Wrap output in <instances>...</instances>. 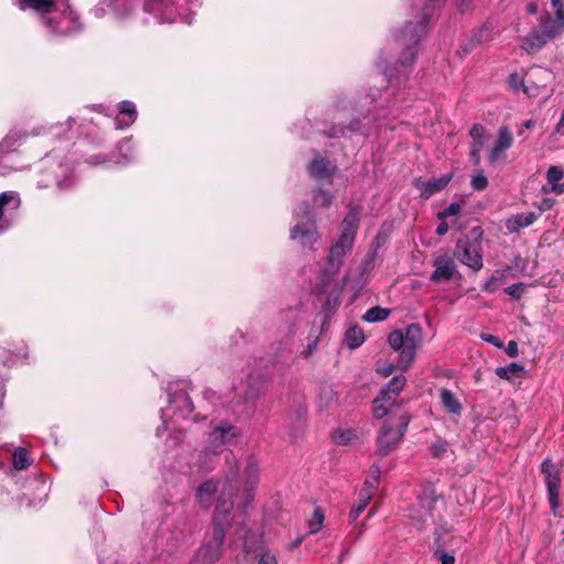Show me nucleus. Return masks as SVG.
<instances>
[{
    "instance_id": "f704fd0d",
    "label": "nucleus",
    "mask_w": 564,
    "mask_h": 564,
    "mask_svg": "<svg viewBox=\"0 0 564 564\" xmlns=\"http://www.w3.org/2000/svg\"><path fill=\"white\" fill-rule=\"evenodd\" d=\"M338 403L336 390H319L318 405L321 410L333 408Z\"/></svg>"
},
{
    "instance_id": "0eeeda50",
    "label": "nucleus",
    "mask_w": 564,
    "mask_h": 564,
    "mask_svg": "<svg viewBox=\"0 0 564 564\" xmlns=\"http://www.w3.org/2000/svg\"><path fill=\"white\" fill-rule=\"evenodd\" d=\"M409 415L402 412L398 417L387 420L379 433L377 444L378 452L386 456L394 451L403 438L409 424Z\"/></svg>"
},
{
    "instance_id": "f03ea898",
    "label": "nucleus",
    "mask_w": 564,
    "mask_h": 564,
    "mask_svg": "<svg viewBox=\"0 0 564 564\" xmlns=\"http://www.w3.org/2000/svg\"><path fill=\"white\" fill-rule=\"evenodd\" d=\"M198 7V0H144L143 10L158 23H174L180 19L191 24Z\"/></svg>"
},
{
    "instance_id": "79ce46f5",
    "label": "nucleus",
    "mask_w": 564,
    "mask_h": 564,
    "mask_svg": "<svg viewBox=\"0 0 564 564\" xmlns=\"http://www.w3.org/2000/svg\"><path fill=\"white\" fill-rule=\"evenodd\" d=\"M338 306H339L338 294H336L334 296L329 295L323 305L322 313L326 317H329L330 315H333L335 313V311L337 310Z\"/></svg>"
},
{
    "instance_id": "37998d69",
    "label": "nucleus",
    "mask_w": 564,
    "mask_h": 564,
    "mask_svg": "<svg viewBox=\"0 0 564 564\" xmlns=\"http://www.w3.org/2000/svg\"><path fill=\"white\" fill-rule=\"evenodd\" d=\"M246 475H247V480L249 482H256L257 481V478H258V463H257V460L252 456L248 457L247 467H246Z\"/></svg>"
},
{
    "instance_id": "4468645a",
    "label": "nucleus",
    "mask_w": 564,
    "mask_h": 564,
    "mask_svg": "<svg viewBox=\"0 0 564 564\" xmlns=\"http://www.w3.org/2000/svg\"><path fill=\"white\" fill-rule=\"evenodd\" d=\"M542 474L545 476V484L547 487L549 502L554 516H557L560 507V470L550 460H544L541 465Z\"/></svg>"
},
{
    "instance_id": "bf43d9fd",
    "label": "nucleus",
    "mask_w": 564,
    "mask_h": 564,
    "mask_svg": "<svg viewBox=\"0 0 564 564\" xmlns=\"http://www.w3.org/2000/svg\"><path fill=\"white\" fill-rule=\"evenodd\" d=\"M506 351L507 354L510 356V357H516L518 356V344L517 341L514 340H510L507 345V348H506Z\"/></svg>"
},
{
    "instance_id": "e2e57ef3",
    "label": "nucleus",
    "mask_w": 564,
    "mask_h": 564,
    "mask_svg": "<svg viewBox=\"0 0 564 564\" xmlns=\"http://www.w3.org/2000/svg\"><path fill=\"white\" fill-rule=\"evenodd\" d=\"M448 231V225L446 221H444V219H442V221L438 224L437 228H436V234L438 236H444L445 234H447Z\"/></svg>"
},
{
    "instance_id": "f3484780",
    "label": "nucleus",
    "mask_w": 564,
    "mask_h": 564,
    "mask_svg": "<svg viewBox=\"0 0 564 564\" xmlns=\"http://www.w3.org/2000/svg\"><path fill=\"white\" fill-rule=\"evenodd\" d=\"M225 492L221 491L220 497L218 499V503L216 506V517H215V524H214V531H213V539L210 543L213 545H217L218 547L223 546L224 538H225V530L223 528V522L225 521L226 516L229 513L232 502L226 501Z\"/></svg>"
},
{
    "instance_id": "a19ab883",
    "label": "nucleus",
    "mask_w": 564,
    "mask_h": 564,
    "mask_svg": "<svg viewBox=\"0 0 564 564\" xmlns=\"http://www.w3.org/2000/svg\"><path fill=\"white\" fill-rule=\"evenodd\" d=\"M324 514L321 509H315L312 519L308 522L310 533L314 534L322 529Z\"/></svg>"
},
{
    "instance_id": "393cba45",
    "label": "nucleus",
    "mask_w": 564,
    "mask_h": 564,
    "mask_svg": "<svg viewBox=\"0 0 564 564\" xmlns=\"http://www.w3.org/2000/svg\"><path fill=\"white\" fill-rule=\"evenodd\" d=\"M137 118V109L133 102L124 100L120 104L116 123L119 129L131 126Z\"/></svg>"
},
{
    "instance_id": "c85d7f7f",
    "label": "nucleus",
    "mask_w": 564,
    "mask_h": 564,
    "mask_svg": "<svg viewBox=\"0 0 564 564\" xmlns=\"http://www.w3.org/2000/svg\"><path fill=\"white\" fill-rule=\"evenodd\" d=\"M216 491H217V484L214 480H207V481L203 482L197 488V492H196L198 502L205 507L210 506Z\"/></svg>"
},
{
    "instance_id": "c756f323",
    "label": "nucleus",
    "mask_w": 564,
    "mask_h": 564,
    "mask_svg": "<svg viewBox=\"0 0 564 564\" xmlns=\"http://www.w3.org/2000/svg\"><path fill=\"white\" fill-rule=\"evenodd\" d=\"M441 401L445 411L452 415L459 416L462 403L451 390H443Z\"/></svg>"
},
{
    "instance_id": "6ab92c4d",
    "label": "nucleus",
    "mask_w": 564,
    "mask_h": 564,
    "mask_svg": "<svg viewBox=\"0 0 564 564\" xmlns=\"http://www.w3.org/2000/svg\"><path fill=\"white\" fill-rule=\"evenodd\" d=\"M434 267L435 270L431 275L433 282L449 281L457 272L454 260L446 254L437 257Z\"/></svg>"
},
{
    "instance_id": "6e6552de",
    "label": "nucleus",
    "mask_w": 564,
    "mask_h": 564,
    "mask_svg": "<svg viewBox=\"0 0 564 564\" xmlns=\"http://www.w3.org/2000/svg\"><path fill=\"white\" fill-rule=\"evenodd\" d=\"M240 437L241 431L228 422L213 425L202 457H207L209 454L217 455L221 453L227 446L237 444Z\"/></svg>"
},
{
    "instance_id": "ddd939ff",
    "label": "nucleus",
    "mask_w": 564,
    "mask_h": 564,
    "mask_svg": "<svg viewBox=\"0 0 564 564\" xmlns=\"http://www.w3.org/2000/svg\"><path fill=\"white\" fill-rule=\"evenodd\" d=\"M52 26L43 25L47 33L52 35H68L80 30V22L76 13L67 3L65 10H61L59 14L53 15Z\"/></svg>"
},
{
    "instance_id": "2f4dec72",
    "label": "nucleus",
    "mask_w": 564,
    "mask_h": 564,
    "mask_svg": "<svg viewBox=\"0 0 564 564\" xmlns=\"http://www.w3.org/2000/svg\"><path fill=\"white\" fill-rule=\"evenodd\" d=\"M345 341L349 349H356L365 341V334L361 327L351 326L346 330Z\"/></svg>"
},
{
    "instance_id": "473e14b6",
    "label": "nucleus",
    "mask_w": 564,
    "mask_h": 564,
    "mask_svg": "<svg viewBox=\"0 0 564 564\" xmlns=\"http://www.w3.org/2000/svg\"><path fill=\"white\" fill-rule=\"evenodd\" d=\"M524 373V368L517 364H510L507 367H499L496 369V375L502 379L509 380L516 384L514 379L520 378Z\"/></svg>"
},
{
    "instance_id": "603ef678",
    "label": "nucleus",
    "mask_w": 564,
    "mask_h": 564,
    "mask_svg": "<svg viewBox=\"0 0 564 564\" xmlns=\"http://www.w3.org/2000/svg\"><path fill=\"white\" fill-rule=\"evenodd\" d=\"M523 289V284L522 283H514V284H511L509 285L507 289H506V292L514 297V299H519L520 295H521V291Z\"/></svg>"
},
{
    "instance_id": "09e8293b",
    "label": "nucleus",
    "mask_w": 564,
    "mask_h": 564,
    "mask_svg": "<svg viewBox=\"0 0 564 564\" xmlns=\"http://www.w3.org/2000/svg\"><path fill=\"white\" fill-rule=\"evenodd\" d=\"M448 448V443L445 440L437 438L430 446L432 454L436 457L442 456Z\"/></svg>"
},
{
    "instance_id": "a18cd8bd",
    "label": "nucleus",
    "mask_w": 564,
    "mask_h": 564,
    "mask_svg": "<svg viewBox=\"0 0 564 564\" xmlns=\"http://www.w3.org/2000/svg\"><path fill=\"white\" fill-rule=\"evenodd\" d=\"M258 564H279L275 553L271 550L262 549L258 554Z\"/></svg>"
},
{
    "instance_id": "a211bd4d",
    "label": "nucleus",
    "mask_w": 564,
    "mask_h": 564,
    "mask_svg": "<svg viewBox=\"0 0 564 564\" xmlns=\"http://www.w3.org/2000/svg\"><path fill=\"white\" fill-rule=\"evenodd\" d=\"M513 144V134L508 127H500L498 130V137L489 151V160L496 163L506 156V152Z\"/></svg>"
},
{
    "instance_id": "ea45409f",
    "label": "nucleus",
    "mask_w": 564,
    "mask_h": 564,
    "mask_svg": "<svg viewBox=\"0 0 564 564\" xmlns=\"http://www.w3.org/2000/svg\"><path fill=\"white\" fill-rule=\"evenodd\" d=\"M487 131L482 124L476 123L470 129V137L474 140V144L484 147Z\"/></svg>"
},
{
    "instance_id": "4c0bfd02",
    "label": "nucleus",
    "mask_w": 564,
    "mask_h": 564,
    "mask_svg": "<svg viewBox=\"0 0 564 564\" xmlns=\"http://www.w3.org/2000/svg\"><path fill=\"white\" fill-rule=\"evenodd\" d=\"M31 464L26 449L19 447L13 453V465L17 469H24Z\"/></svg>"
},
{
    "instance_id": "412c9836",
    "label": "nucleus",
    "mask_w": 564,
    "mask_h": 564,
    "mask_svg": "<svg viewBox=\"0 0 564 564\" xmlns=\"http://www.w3.org/2000/svg\"><path fill=\"white\" fill-rule=\"evenodd\" d=\"M451 180V175H443L438 178H433L430 181L419 180L415 182V186L421 191V196L427 199L433 194L444 189L448 185Z\"/></svg>"
},
{
    "instance_id": "4d7b16f0",
    "label": "nucleus",
    "mask_w": 564,
    "mask_h": 564,
    "mask_svg": "<svg viewBox=\"0 0 564 564\" xmlns=\"http://www.w3.org/2000/svg\"><path fill=\"white\" fill-rule=\"evenodd\" d=\"M406 380L403 376H395L387 388H403Z\"/></svg>"
},
{
    "instance_id": "3c124183",
    "label": "nucleus",
    "mask_w": 564,
    "mask_h": 564,
    "mask_svg": "<svg viewBox=\"0 0 564 564\" xmlns=\"http://www.w3.org/2000/svg\"><path fill=\"white\" fill-rule=\"evenodd\" d=\"M129 149H130V141L129 140H123L119 144L118 150H119L120 153H122L123 160L118 161V163L127 164V163H129L132 160V158H128V155L126 153L127 151H129Z\"/></svg>"
},
{
    "instance_id": "cd10ccee",
    "label": "nucleus",
    "mask_w": 564,
    "mask_h": 564,
    "mask_svg": "<svg viewBox=\"0 0 564 564\" xmlns=\"http://www.w3.org/2000/svg\"><path fill=\"white\" fill-rule=\"evenodd\" d=\"M332 438L337 445H354L360 442L359 434L352 429H338L334 431Z\"/></svg>"
},
{
    "instance_id": "de8ad7c7",
    "label": "nucleus",
    "mask_w": 564,
    "mask_h": 564,
    "mask_svg": "<svg viewBox=\"0 0 564 564\" xmlns=\"http://www.w3.org/2000/svg\"><path fill=\"white\" fill-rule=\"evenodd\" d=\"M333 202V195L327 191H318L314 196V203L321 207H327Z\"/></svg>"
},
{
    "instance_id": "49530a36",
    "label": "nucleus",
    "mask_w": 564,
    "mask_h": 564,
    "mask_svg": "<svg viewBox=\"0 0 564 564\" xmlns=\"http://www.w3.org/2000/svg\"><path fill=\"white\" fill-rule=\"evenodd\" d=\"M470 184L475 191H484L488 186V180L484 172L480 171L471 177Z\"/></svg>"
},
{
    "instance_id": "052dcab7",
    "label": "nucleus",
    "mask_w": 564,
    "mask_h": 564,
    "mask_svg": "<svg viewBox=\"0 0 564 564\" xmlns=\"http://www.w3.org/2000/svg\"><path fill=\"white\" fill-rule=\"evenodd\" d=\"M507 270H496L491 278L494 281H496L499 285L505 281L506 279Z\"/></svg>"
},
{
    "instance_id": "5fc2aeb1",
    "label": "nucleus",
    "mask_w": 564,
    "mask_h": 564,
    "mask_svg": "<svg viewBox=\"0 0 564 564\" xmlns=\"http://www.w3.org/2000/svg\"><path fill=\"white\" fill-rule=\"evenodd\" d=\"M549 82H543L542 78H531L530 86L532 89H536V96L540 94V89L544 88Z\"/></svg>"
},
{
    "instance_id": "13d9d810",
    "label": "nucleus",
    "mask_w": 564,
    "mask_h": 564,
    "mask_svg": "<svg viewBox=\"0 0 564 564\" xmlns=\"http://www.w3.org/2000/svg\"><path fill=\"white\" fill-rule=\"evenodd\" d=\"M499 284L490 278L488 281L485 282L482 289L486 292L494 293L498 290Z\"/></svg>"
},
{
    "instance_id": "338daca9",
    "label": "nucleus",
    "mask_w": 564,
    "mask_h": 564,
    "mask_svg": "<svg viewBox=\"0 0 564 564\" xmlns=\"http://www.w3.org/2000/svg\"><path fill=\"white\" fill-rule=\"evenodd\" d=\"M471 2L473 0H456V4L462 12L466 11Z\"/></svg>"
},
{
    "instance_id": "1a4fd4ad",
    "label": "nucleus",
    "mask_w": 564,
    "mask_h": 564,
    "mask_svg": "<svg viewBox=\"0 0 564 564\" xmlns=\"http://www.w3.org/2000/svg\"><path fill=\"white\" fill-rule=\"evenodd\" d=\"M17 6L22 11H31L37 15L42 25L52 26L53 15L59 14L67 8V0H18Z\"/></svg>"
},
{
    "instance_id": "e433bc0d",
    "label": "nucleus",
    "mask_w": 564,
    "mask_h": 564,
    "mask_svg": "<svg viewBox=\"0 0 564 564\" xmlns=\"http://www.w3.org/2000/svg\"><path fill=\"white\" fill-rule=\"evenodd\" d=\"M389 313L390 312L386 308L372 307L365 313L364 319L369 323L381 322L389 316Z\"/></svg>"
},
{
    "instance_id": "69168bd1",
    "label": "nucleus",
    "mask_w": 564,
    "mask_h": 564,
    "mask_svg": "<svg viewBox=\"0 0 564 564\" xmlns=\"http://www.w3.org/2000/svg\"><path fill=\"white\" fill-rule=\"evenodd\" d=\"M441 561H442V564H454L455 562V557L454 555L452 554H448V553H442L441 554Z\"/></svg>"
},
{
    "instance_id": "2eb2a0df",
    "label": "nucleus",
    "mask_w": 564,
    "mask_h": 564,
    "mask_svg": "<svg viewBox=\"0 0 564 564\" xmlns=\"http://www.w3.org/2000/svg\"><path fill=\"white\" fill-rule=\"evenodd\" d=\"M531 78H542L543 82H550L552 79V73L546 68L535 67L527 74L525 78L517 73L511 74L508 83L514 91L522 89L525 95L534 97L536 96V89H532L530 86Z\"/></svg>"
},
{
    "instance_id": "b1692460",
    "label": "nucleus",
    "mask_w": 564,
    "mask_h": 564,
    "mask_svg": "<svg viewBox=\"0 0 564 564\" xmlns=\"http://www.w3.org/2000/svg\"><path fill=\"white\" fill-rule=\"evenodd\" d=\"M564 177V171L555 165L549 167L546 172L547 185L542 187L544 193H555L556 195H561L564 193V184L561 183V180Z\"/></svg>"
},
{
    "instance_id": "f257e3e1",
    "label": "nucleus",
    "mask_w": 564,
    "mask_h": 564,
    "mask_svg": "<svg viewBox=\"0 0 564 564\" xmlns=\"http://www.w3.org/2000/svg\"><path fill=\"white\" fill-rule=\"evenodd\" d=\"M564 33V13L554 9V14L542 11L531 31L520 37V47L529 54L541 51Z\"/></svg>"
},
{
    "instance_id": "c9c22d12",
    "label": "nucleus",
    "mask_w": 564,
    "mask_h": 564,
    "mask_svg": "<svg viewBox=\"0 0 564 564\" xmlns=\"http://www.w3.org/2000/svg\"><path fill=\"white\" fill-rule=\"evenodd\" d=\"M25 135L18 132L11 131L0 143V152H10L13 150V147L19 143Z\"/></svg>"
},
{
    "instance_id": "774afa93",
    "label": "nucleus",
    "mask_w": 564,
    "mask_h": 564,
    "mask_svg": "<svg viewBox=\"0 0 564 564\" xmlns=\"http://www.w3.org/2000/svg\"><path fill=\"white\" fill-rule=\"evenodd\" d=\"M553 9H557L564 13V0H551Z\"/></svg>"
},
{
    "instance_id": "a878e982",
    "label": "nucleus",
    "mask_w": 564,
    "mask_h": 564,
    "mask_svg": "<svg viewBox=\"0 0 564 564\" xmlns=\"http://www.w3.org/2000/svg\"><path fill=\"white\" fill-rule=\"evenodd\" d=\"M221 556V547L208 543L196 554L193 564H215Z\"/></svg>"
},
{
    "instance_id": "0e129e2a",
    "label": "nucleus",
    "mask_w": 564,
    "mask_h": 564,
    "mask_svg": "<svg viewBox=\"0 0 564 564\" xmlns=\"http://www.w3.org/2000/svg\"><path fill=\"white\" fill-rule=\"evenodd\" d=\"M527 12L529 14H540L541 12L539 11V6L536 2H529L527 4Z\"/></svg>"
},
{
    "instance_id": "7ed1b4c3",
    "label": "nucleus",
    "mask_w": 564,
    "mask_h": 564,
    "mask_svg": "<svg viewBox=\"0 0 564 564\" xmlns=\"http://www.w3.org/2000/svg\"><path fill=\"white\" fill-rule=\"evenodd\" d=\"M359 214L358 208H351L344 218L339 237L329 249L325 275L336 274L347 252L351 250L359 227Z\"/></svg>"
},
{
    "instance_id": "c03bdc74",
    "label": "nucleus",
    "mask_w": 564,
    "mask_h": 564,
    "mask_svg": "<svg viewBox=\"0 0 564 564\" xmlns=\"http://www.w3.org/2000/svg\"><path fill=\"white\" fill-rule=\"evenodd\" d=\"M169 399H170L171 402H174L176 400L177 401H184L186 403L188 412H192L193 409H194V405H193V402H192L191 398H188L187 393L184 390H177L174 393H170L169 394Z\"/></svg>"
},
{
    "instance_id": "aec40b11",
    "label": "nucleus",
    "mask_w": 564,
    "mask_h": 564,
    "mask_svg": "<svg viewBox=\"0 0 564 564\" xmlns=\"http://www.w3.org/2000/svg\"><path fill=\"white\" fill-rule=\"evenodd\" d=\"M494 40L492 28L488 24L475 30L470 37L462 44L464 54H468L475 48L482 46Z\"/></svg>"
},
{
    "instance_id": "f8f14e48",
    "label": "nucleus",
    "mask_w": 564,
    "mask_h": 564,
    "mask_svg": "<svg viewBox=\"0 0 564 564\" xmlns=\"http://www.w3.org/2000/svg\"><path fill=\"white\" fill-rule=\"evenodd\" d=\"M433 492L424 494L419 500L409 508L408 517L411 524L417 530H422L432 521V511L435 506Z\"/></svg>"
},
{
    "instance_id": "20e7f679",
    "label": "nucleus",
    "mask_w": 564,
    "mask_h": 564,
    "mask_svg": "<svg viewBox=\"0 0 564 564\" xmlns=\"http://www.w3.org/2000/svg\"><path fill=\"white\" fill-rule=\"evenodd\" d=\"M440 0H429L422 9V13L416 17L415 25L410 21L397 35V41L404 46L401 64L411 65L415 57V47L426 32V24L430 18L438 8Z\"/></svg>"
},
{
    "instance_id": "680f3d73",
    "label": "nucleus",
    "mask_w": 564,
    "mask_h": 564,
    "mask_svg": "<svg viewBox=\"0 0 564 564\" xmlns=\"http://www.w3.org/2000/svg\"><path fill=\"white\" fill-rule=\"evenodd\" d=\"M481 148L482 147H479V145H476V144H473V147H471L470 155L473 156L475 164H478L480 162V150H481Z\"/></svg>"
},
{
    "instance_id": "39448f33",
    "label": "nucleus",
    "mask_w": 564,
    "mask_h": 564,
    "mask_svg": "<svg viewBox=\"0 0 564 564\" xmlns=\"http://www.w3.org/2000/svg\"><path fill=\"white\" fill-rule=\"evenodd\" d=\"M295 216L296 221L291 228L290 238L302 248L312 250L319 240L321 235L310 206L306 203L302 204L296 210Z\"/></svg>"
},
{
    "instance_id": "4be33fe9",
    "label": "nucleus",
    "mask_w": 564,
    "mask_h": 564,
    "mask_svg": "<svg viewBox=\"0 0 564 564\" xmlns=\"http://www.w3.org/2000/svg\"><path fill=\"white\" fill-rule=\"evenodd\" d=\"M29 359L28 346L21 344L14 348V350H2L0 352V361L8 367L24 364Z\"/></svg>"
},
{
    "instance_id": "bb28decb",
    "label": "nucleus",
    "mask_w": 564,
    "mask_h": 564,
    "mask_svg": "<svg viewBox=\"0 0 564 564\" xmlns=\"http://www.w3.org/2000/svg\"><path fill=\"white\" fill-rule=\"evenodd\" d=\"M535 213H520L511 216L506 221V227L509 232H517L519 229L532 225L536 220Z\"/></svg>"
},
{
    "instance_id": "6e6d98bb",
    "label": "nucleus",
    "mask_w": 564,
    "mask_h": 564,
    "mask_svg": "<svg viewBox=\"0 0 564 564\" xmlns=\"http://www.w3.org/2000/svg\"><path fill=\"white\" fill-rule=\"evenodd\" d=\"M393 370H394V366L392 364L379 366L377 369V371L384 378L391 376Z\"/></svg>"
},
{
    "instance_id": "9d476101",
    "label": "nucleus",
    "mask_w": 564,
    "mask_h": 564,
    "mask_svg": "<svg viewBox=\"0 0 564 564\" xmlns=\"http://www.w3.org/2000/svg\"><path fill=\"white\" fill-rule=\"evenodd\" d=\"M405 412L402 409L400 400V390H380L379 394L372 401V413L377 419L386 415L398 417L400 413Z\"/></svg>"
},
{
    "instance_id": "423d86ee",
    "label": "nucleus",
    "mask_w": 564,
    "mask_h": 564,
    "mask_svg": "<svg viewBox=\"0 0 564 564\" xmlns=\"http://www.w3.org/2000/svg\"><path fill=\"white\" fill-rule=\"evenodd\" d=\"M455 258L474 271H479L482 263V231L473 228L468 235L456 242Z\"/></svg>"
},
{
    "instance_id": "8fccbe9b",
    "label": "nucleus",
    "mask_w": 564,
    "mask_h": 564,
    "mask_svg": "<svg viewBox=\"0 0 564 564\" xmlns=\"http://www.w3.org/2000/svg\"><path fill=\"white\" fill-rule=\"evenodd\" d=\"M460 209L462 206L458 203H452L448 207L438 213V218L445 219L447 217L455 216L460 212Z\"/></svg>"
},
{
    "instance_id": "9b49d317",
    "label": "nucleus",
    "mask_w": 564,
    "mask_h": 564,
    "mask_svg": "<svg viewBox=\"0 0 564 564\" xmlns=\"http://www.w3.org/2000/svg\"><path fill=\"white\" fill-rule=\"evenodd\" d=\"M405 347L399 355V361L403 369L409 368L416 357V349L423 343V332L419 324H410L403 332Z\"/></svg>"
},
{
    "instance_id": "72a5a7b5",
    "label": "nucleus",
    "mask_w": 564,
    "mask_h": 564,
    "mask_svg": "<svg viewBox=\"0 0 564 564\" xmlns=\"http://www.w3.org/2000/svg\"><path fill=\"white\" fill-rule=\"evenodd\" d=\"M120 18L127 17L134 7L135 0H104Z\"/></svg>"
},
{
    "instance_id": "dca6fc26",
    "label": "nucleus",
    "mask_w": 564,
    "mask_h": 564,
    "mask_svg": "<svg viewBox=\"0 0 564 564\" xmlns=\"http://www.w3.org/2000/svg\"><path fill=\"white\" fill-rule=\"evenodd\" d=\"M20 203L17 192L9 191L0 194V232L11 226L12 215L19 209Z\"/></svg>"
},
{
    "instance_id": "58836bf2",
    "label": "nucleus",
    "mask_w": 564,
    "mask_h": 564,
    "mask_svg": "<svg viewBox=\"0 0 564 564\" xmlns=\"http://www.w3.org/2000/svg\"><path fill=\"white\" fill-rule=\"evenodd\" d=\"M388 343L393 350H402L405 347L403 330H392L388 336Z\"/></svg>"
},
{
    "instance_id": "5701e85b",
    "label": "nucleus",
    "mask_w": 564,
    "mask_h": 564,
    "mask_svg": "<svg viewBox=\"0 0 564 564\" xmlns=\"http://www.w3.org/2000/svg\"><path fill=\"white\" fill-rule=\"evenodd\" d=\"M336 172V167L333 166L325 159H315L310 166V174L317 181H329Z\"/></svg>"
},
{
    "instance_id": "7c9ffc66",
    "label": "nucleus",
    "mask_w": 564,
    "mask_h": 564,
    "mask_svg": "<svg viewBox=\"0 0 564 564\" xmlns=\"http://www.w3.org/2000/svg\"><path fill=\"white\" fill-rule=\"evenodd\" d=\"M372 496H373V487L372 486L369 489L368 488L361 489L359 497H358V501L355 505V507L352 508V510L350 511V520L351 521H355L364 512L366 507L371 501Z\"/></svg>"
},
{
    "instance_id": "864d4df0",
    "label": "nucleus",
    "mask_w": 564,
    "mask_h": 564,
    "mask_svg": "<svg viewBox=\"0 0 564 564\" xmlns=\"http://www.w3.org/2000/svg\"><path fill=\"white\" fill-rule=\"evenodd\" d=\"M554 203H555V199L546 197V198H543L539 203L538 207H539V209L541 212H546V210H550L553 207Z\"/></svg>"
}]
</instances>
